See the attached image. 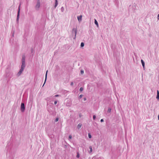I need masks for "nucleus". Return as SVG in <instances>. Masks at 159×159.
I'll return each instance as SVG.
<instances>
[{
    "label": "nucleus",
    "instance_id": "1",
    "mask_svg": "<svg viewBox=\"0 0 159 159\" xmlns=\"http://www.w3.org/2000/svg\"><path fill=\"white\" fill-rule=\"evenodd\" d=\"M25 55H23L22 56V59L21 60L22 65L21 66V68L19 71L17 73L16 75L18 77L21 74L25 66Z\"/></svg>",
    "mask_w": 159,
    "mask_h": 159
},
{
    "label": "nucleus",
    "instance_id": "2",
    "mask_svg": "<svg viewBox=\"0 0 159 159\" xmlns=\"http://www.w3.org/2000/svg\"><path fill=\"white\" fill-rule=\"evenodd\" d=\"M48 105L47 108L48 111L52 115L54 114L55 109L52 104Z\"/></svg>",
    "mask_w": 159,
    "mask_h": 159
},
{
    "label": "nucleus",
    "instance_id": "3",
    "mask_svg": "<svg viewBox=\"0 0 159 159\" xmlns=\"http://www.w3.org/2000/svg\"><path fill=\"white\" fill-rule=\"evenodd\" d=\"M76 33L77 29L75 28H73L72 30V36H73L74 35V37H73L74 39H75L76 38Z\"/></svg>",
    "mask_w": 159,
    "mask_h": 159
},
{
    "label": "nucleus",
    "instance_id": "4",
    "mask_svg": "<svg viewBox=\"0 0 159 159\" xmlns=\"http://www.w3.org/2000/svg\"><path fill=\"white\" fill-rule=\"evenodd\" d=\"M25 104L23 102H21L20 105V110L22 112L25 111Z\"/></svg>",
    "mask_w": 159,
    "mask_h": 159
},
{
    "label": "nucleus",
    "instance_id": "5",
    "mask_svg": "<svg viewBox=\"0 0 159 159\" xmlns=\"http://www.w3.org/2000/svg\"><path fill=\"white\" fill-rule=\"evenodd\" d=\"M20 4L19 5L18 7V10L17 11V18H16V21L18 22L19 18L20 15Z\"/></svg>",
    "mask_w": 159,
    "mask_h": 159
},
{
    "label": "nucleus",
    "instance_id": "6",
    "mask_svg": "<svg viewBox=\"0 0 159 159\" xmlns=\"http://www.w3.org/2000/svg\"><path fill=\"white\" fill-rule=\"evenodd\" d=\"M40 6V0H37V4L35 6V8L36 10H38Z\"/></svg>",
    "mask_w": 159,
    "mask_h": 159
},
{
    "label": "nucleus",
    "instance_id": "7",
    "mask_svg": "<svg viewBox=\"0 0 159 159\" xmlns=\"http://www.w3.org/2000/svg\"><path fill=\"white\" fill-rule=\"evenodd\" d=\"M141 62L143 66V69L145 70V62L143 60V59H141Z\"/></svg>",
    "mask_w": 159,
    "mask_h": 159
},
{
    "label": "nucleus",
    "instance_id": "8",
    "mask_svg": "<svg viewBox=\"0 0 159 159\" xmlns=\"http://www.w3.org/2000/svg\"><path fill=\"white\" fill-rule=\"evenodd\" d=\"M82 16L80 15L77 16V19L79 22H80L82 20Z\"/></svg>",
    "mask_w": 159,
    "mask_h": 159
},
{
    "label": "nucleus",
    "instance_id": "9",
    "mask_svg": "<svg viewBox=\"0 0 159 159\" xmlns=\"http://www.w3.org/2000/svg\"><path fill=\"white\" fill-rule=\"evenodd\" d=\"M48 72V70H47L46 71V74H45V80L44 82V84H43V85L45 84V83L46 82V81L47 79V76Z\"/></svg>",
    "mask_w": 159,
    "mask_h": 159
},
{
    "label": "nucleus",
    "instance_id": "10",
    "mask_svg": "<svg viewBox=\"0 0 159 159\" xmlns=\"http://www.w3.org/2000/svg\"><path fill=\"white\" fill-rule=\"evenodd\" d=\"M156 98L158 100H159V92L158 90L157 91V95L156 97Z\"/></svg>",
    "mask_w": 159,
    "mask_h": 159
},
{
    "label": "nucleus",
    "instance_id": "11",
    "mask_svg": "<svg viewBox=\"0 0 159 159\" xmlns=\"http://www.w3.org/2000/svg\"><path fill=\"white\" fill-rule=\"evenodd\" d=\"M55 4L54 7L55 8H56V7H57V5H58V2L57 1V0H55Z\"/></svg>",
    "mask_w": 159,
    "mask_h": 159
},
{
    "label": "nucleus",
    "instance_id": "12",
    "mask_svg": "<svg viewBox=\"0 0 159 159\" xmlns=\"http://www.w3.org/2000/svg\"><path fill=\"white\" fill-rule=\"evenodd\" d=\"M82 125V124L81 123H79L77 125V128L78 129H80Z\"/></svg>",
    "mask_w": 159,
    "mask_h": 159
},
{
    "label": "nucleus",
    "instance_id": "13",
    "mask_svg": "<svg viewBox=\"0 0 159 159\" xmlns=\"http://www.w3.org/2000/svg\"><path fill=\"white\" fill-rule=\"evenodd\" d=\"M89 149H90V151H89V153H90L92 151V148L91 146L89 147Z\"/></svg>",
    "mask_w": 159,
    "mask_h": 159
},
{
    "label": "nucleus",
    "instance_id": "14",
    "mask_svg": "<svg viewBox=\"0 0 159 159\" xmlns=\"http://www.w3.org/2000/svg\"><path fill=\"white\" fill-rule=\"evenodd\" d=\"M94 23L96 25H97V26H98V23L97 20L95 19H94Z\"/></svg>",
    "mask_w": 159,
    "mask_h": 159
},
{
    "label": "nucleus",
    "instance_id": "15",
    "mask_svg": "<svg viewBox=\"0 0 159 159\" xmlns=\"http://www.w3.org/2000/svg\"><path fill=\"white\" fill-rule=\"evenodd\" d=\"M111 108L110 107H109L108 108V110L107 111V113H110L111 112Z\"/></svg>",
    "mask_w": 159,
    "mask_h": 159
},
{
    "label": "nucleus",
    "instance_id": "16",
    "mask_svg": "<svg viewBox=\"0 0 159 159\" xmlns=\"http://www.w3.org/2000/svg\"><path fill=\"white\" fill-rule=\"evenodd\" d=\"M84 46V43L83 42H81L80 44V46L81 47H83Z\"/></svg>",
    "mask_w": 159,
    "mask_h": 159
},
{
    "label": "nucleus",
    "instance_id": "17",
    "mask_svg": "<svg viewBox=\"0 0 159 159\" xmlns=\"http://www.w3.org/2000/svg\"><path fill=\"white\" fill-rule=\"evenodd\" d=\"M76 157L78 158H79L80 157V154L78 152H77Z\"/></svg>",
    "mask_w": 159,
    "mask_h": 159
},
{
    "label": "nucleus",
    "instance_id": "18",
    "mask_svg": "<svg viewBox=\"0 0 159 159\" xmlns=\"http://www.w3.org/2000/svg\"><path fill=\"white\" fill-rule=\"evenodd\" d=\"M84 73V71L83 70H80V73L82 75Z\"/></svg>",
    "mask_w": 159,
    "mask_h": 159
},
{
    "label": "nucleus",
    "instance_id": "19",
    "mask_svg": "<svg viewBox=\"0 0 159 159\" xmlns=\"http://www.w3.org/2000/svg\"><path fill=\"white\" fill-rule=\"evenodd\" d=\"M88 137L90 139L92 138V136L91 135V134L90 133L88 134Z\"/></svg>",
    "mask_w": 159,
    "mask_h": 159
},
{
    "label": "nucleus",
    "instance_id": "20",
    "mask_svg": "<svg viewBox=\"0 0 159 159\" xmlns=\"http://www.w3.org/2000/svg\"><path fill=\"white\" fill-rule=\"evenodd\" d=\"M83 95H82V94H81V95H80L79 96V97H78V98H79V99H80V98H82V97H83Z\"/></svg>",
    "mask_w": 159,
    "mask_h": 159
},
{
    "label": "nucleus",
    "instance_id": "21",
    "mask_svg": "<svg viewBox=\"0 0 159 159\" xmlns=\"http://www.w3.org/2000/svg\"><path fill=\"white\" fill-rule=\"evenodd\" d=\"M96 116L95 115L93 116V120H95L96 118Z\"/></svg>",
    "mask_w": 159,
    "mask_h": 159
},
{
    "label": "nucleus",
    "instance_id": "22",
    "mask_svg": "<svg viewBox=\"0 0 159 159\" xmlns=\"http://www.w3.org/2000/svg\"><path fill=\"white\" fill-rule=\"evenodd\" d=\"M64 8L63 7H62L61 8V11L63 12L64 11Z\"/></svg>",
    "mask_w": 159,
    "mask_h": 159
},
{
    "label": "nucleus",
    "instance_id": "23",
    "mask_svg": "<svg viewBox=\"0 0 159 159\" xmlns=\"http://www.w3.org/2000/svg\"><path fill=\"white\" fill-rule=\"evenodd\" d=\"M83 90V88L82 87H81L80 89V92L82 91Z\"/></svg>",
    "mask_w": 159,
    "mask_h": 159
},
{
    "label": "nucleus",
    "instance_id": "24",
    "mask_svg": "<svg viewBox=\"0 0 159 159\" xmlns=\"http://www.w3.org/2000/svg\"><path fill=\"white\" fill-rule=\"evenodd\" d=\"M72 139V136L71 135H70L69 136V139Z\"/></svg>",
    "mask_w": 159,
    "mask_h": 159
},
{
    "label": "nucleus",
    "instance_id": "25",
    "mask_svg": "<svg viewBox=\"0 0 159 159\" xmlns=\"http://www.w3.org/2000/svg\"><path fill=\"white\" fill-rule=\"evenodd\" d=\"M12 74H11V76H9V75H7V77H9V78H11V77H12Z\"/></svg>",
    "mask_w": 159,
    "mask_h": 159
},
{
    "label": "nucleus",
    "instance_id": "26",
    "mask_svg": "<svg viewBox=\"0 0 159 159\" xmlns=\"http://www.w3.org/2000/svg\"><path fill=\"white\" fill-rule=\"evenodd\" d=\"M58 120V118H57L55 120V122H57Z\"/></svg>",
    "mask_w": 159,
    "mask_h": 159
},
{
    "label": "nucleus",
    "instance_id": "27",
    "mask_svg": "<svg viewBox=\"0 0 159 159\" xmlns=\"http://www.w3.org/2000/svg\"><path fill=\"white\" fill-rule=\"evenodd\" d=\"M57 103V101H54V104L55 105H56Z\"/></svg>",
    "mask_w": 159,
    "mask_h": 159
},
{
    "label": "nucleus",
    "instance_id": "28",
    "mask_svg": "<svg viewBox=\"0 0 159 159\" xmlns=\"http://www.w3.org/2000/svg\"><path fill=\"white\" fill-rule=\"evenodd\" d=\"M73 84H74V83L73 82H71L70 83V85L71 86H72L73 85Z\"/></svg>",
    "mask_w": 159,
    "mask_h": 159
},
{
    "label": "nucleus",
    "instance_id": "29",
    "mask_svg": "<svg viewBox=\"0 0 159 159\" xmlns=\"http://www.w3.org/2000/svg\"><path fill=\"white\" fill-rule=\"evenodd\" d=\"M104 121V120L103 119H101L100 120V121L101 122H103Z\"/></svg>",
    "mask_w": 159,
    "mask_h": 159
},
{
    "label": "nucleus",
    "instance_id": "30",
    "mask_svg": "<svg viewBox=\"0 0 159 159\" xmlns=\"http://www.w3.org/2000/svg\"><path fill=\"white\" fill-rule=\"evenodd\" d=\"M83 99L84 101H85L86 100V98H84Z\"/></svg>",
    "mask_w": 159,
    "mask_h": 159
},
{
    "label": "nucleus",
    "instance_id": "31",
    "mask_svg": "<svg viewBox=\"0 0 159 159\" xmlns=\"http://www.w3.org/2000/svg\"><path fill=\"white\" fill-rule=\"evenodd\" d=\"M157 19L159 20V14H158L157 15Z\"/></svg>",
    "mask_w": 159,
    "mask_h": 159
},
{
    "label": "nucleus",
    "instance_id": "32",
    "mask_svg": "<svg viewBox=\"0 0 159 159\" xmlns=\"http://www.w3.org/2000/svg\"><path fill=\"white\" fill-rule=\"evenodd\" d=\"M14 31L13 32L12 34V37H14Z\"/></svg>",
    "mask_w": 159,
    "mask_h": 159
},
{
    "label": "nucleus",
    "instance_id": "33",
    "mask_svg": "<svg viewBox=\"0 0 159 159\" xmlns=\"http://www.w3.org/2000/svg\"><path fill=\"white\" fill-rule=\"evenodd\" d=\"M55 97H59V95H56L55 96Z\"/></svg>",
    "mask_w": 159,
    "mask_h": 159
},
{
    "label": "nucleus",
    "instance_id": "34",
    "mask_svg": "<svg viewBox=\"0 0 159 159\" xmlns=\"http://www.w3.org/2000/svg\"><path fill=\"white\" fill-rule=\"evenodd\" d=\"M33 48H32L31 49V52H33Z\"/></svg>",
    "mask_w": 159,
    "mask_h": 159
},
{
    "label": "nucleus",
    "instance_id": "35",
    "mask_svg": "<svg viewBox=\"0 0 159 159\" xmlns=\"http://www.w3.org/2000/svg\"><path fill=\"white\" fill-rule=\"evenodd\" d=\"M158 119L159 120V114L158 115Z\"/></svg>",
    "mask_w": 159,
    "mask_h": 159
},
{
    "label": "nucleus",
    "instance_id": "36",
    "mask_svg": "<svg viewBox=\"0 0 159 159\" xmlns=\"http://www.w3.org/2000/svg\"><path fill=\"white\" fill-rule=\"evenodd\" d=\"M81 115L80 114V115H79V117H81Z\"/></svg>",
    "mask_w": 159,
    "mask_h": 159
},
{
    "label": "nucleus",
    "instance_id": "37",
    "mask_svg": "<svg viewBox=\"0 0 159 159\" xmlns=\"http://www.w3.org/2000/svg\"><path fill=\"white\" fill-rule=\"evenodd\" d=\"M14 157V156H12V157Z\"/></svg>",
    "mask_w": 159,
    "mask_h": 159
}]
</instances>
